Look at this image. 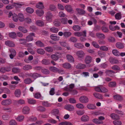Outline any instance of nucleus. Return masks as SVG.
Instances as JSON below:
<instances>
[{
  "mask_svg": "<svg viewBox=\"0 0 125 125\" xmlns=\"http://www.w3.org/2000/svg\"><path fill=\"white\" fill-rule=\"evenodd\" d=\"M33 37H35V34L34 33H31L26 37V41L29 42L33 40Z\"/></svg>",
  "mask_w": 125,
  "mask_h": 125,
  "instance_id": "f257e3e1",
  "label": "nucleus"
},
{
  "mask_svg": "<svg viewBox=\"0 0 125 125\" xmlns=\"http://www.w3.org/2000/svg\"><path fill=\"white\" fill-rule=\"evenodd\" d=\"M11 70V68L10 66H6L1 67L0 69V71L2 73H4L6 72H9Z\"/></svg>",
  "mask_w": 125,
  "mask_h": 125,
  "instance_id": "f03ea898",
  "label": "nucleus"
},
{
  "mask_svg": "<svg viewBox=\"0 0 125 125\" xmlns=\"http://www.w3.org/2000/svg\"><path fill=\"white\" fill-rule=\"evenodd\" d=\"M12 103L11 100L10 99H7L3 100L1 102V104L4 105H8Z\"/></svg>",
  "mask_w": 125,
  "mask_h": 125,
  "instance_id": "7ed1b4c3",
  "label": "nucleus"
},
{
  "mask_svg": "<svg viewBox=\"0 0 125 125\" xmlns=\"http://www.w3.org/2000/svg\"><path fill=\"white\" fill-rule=\"evenodd\" d=\"M79 100L82 103H87L89 101L88 98L84 96H82L79 98Z\"/></svg>",
  "mask_w": 125,
  "mask_h": 125,
  "instance_id": "20e7f679",
  "label": "nucleus"
},
{
  "mask_svg": "<svg viewBox=\"0 0 125 125\" xmlns=\"http://www.w3.org/2000/svg\"><path fill=\"white\" fill-rule=\"evenodd\" d=\"M5 44L7 46L10 47H14L15 46V45L13 42L8 40L5 41Z\"/></svg>",
  "mask_w": 125,
  "mask_h": 125,
  "instance_id": "39448f33",
  "label": "nucleus"
},
{
  "mask_svg": "<svg viewBox=\"0 0 125 125\" xmlns=\"http://www.w3.org/2000/svg\"><path fill=\"white\" fill-rule=\"evenodd\" d=\"M10 54L9 55L10 59H12L16 55V51L14 49H11L9 50Z\"/></svg>",
  "mask_w": 125,
  "mask_h": 125,
  "instance_id": "423d86ee",
  "label": "nucleus"
},
{
  "mask_svg": "<svg viewBox=\"0 0 125 125\" xmlns=\"http://www.w3.org/2000/svg\"><path fill=\"white\" fill-rule=\"evenodd\" d=\"M76 55L78 58H83L85 55V53L82 51H77L76 53Z\"/></svg>",
  "mask_w": 125,
  "mask_h": 125,
  "instance_id": "0eeeda50",
  "label": "nucleus"
},
{
  "mask_svg": "<svg viewBox=\"0 0 125 125\" xmlns=\"http://www.w3.org/2000/svg\"><path fill=\"white\" fill-rule=\"evenodd\" d=\"M53 15L52 13L49 12H47L46 15V20L49 21H51Z\"/></svg>",
  "mask_w": 125,
  "mask_h": 125,
  "instance_id": "6e6552de",
  "label": "nucleus"
},
{
  "mask_svg": "<svg viewBox=\"0 0 125 125\" xmlns=\"http://www.w3.org/2000/svg\"><path fill=\"white\" fill-rule=\"evenodd\" d=\"M113 97L115 99L120 101H122L123 100V97L119 94H117L114 95Z\"/></svg>",
  "mask_w": 125,
  "mask_h": 125,
  "instance_id": "1a4fd4ad",
  "label": "nucleus"
},
{
  "mask_svg": "<svg viewBox=\"0 0 125 125\" xmlns=\"http://www.w3.org/2000/svg\"><path fill=\"white\" fill-rule=\"evenodd\" d=\"M115 73V71L112 70H106L105 72V73L107 75L110 77L112 76L113 74Z\"/></svg>",
  "mask_w": 125,
  "mask_h": 125,
  "instance_id": "9d476101",
  "label": "nucleus"
},
{
  "mask_svg": "<svg viewBox=\"0 0 125 125\" xmlns=\"http://www.w3.org/2000/svg\"><path fill=\"white\" fill-rule=\"evenodd\" d=\"M53 23V24L56 27H58L61 25V22L60 20L59 19H55Z\"/></svg>",
  "mask_w": 125,
  "mask_h": 125,
  "instance_id": "9b49d317",
  "label": "nucleus"
},
{
  "mask_svg": "<svg viewBox=\"0 0 125 125\" xmlns=\"http://www.w3.org/2000/svg\"><path fill=\"white\" fill-rule=\"evenodd\" d=\"M30 111L29 108L27 106H25L23 107L22 112L24 114H28L29 113Z\"/></svg>",
  "mask_w": 125,
  "mask_h": 125,
  "instance_id": "f8f14e48",
  "label": "nucleus"
},
{
  "mask_svg": "<svg viewBox=\"0 0 125 125\" xmlns=\"http://www.w3.org/2000/svg\"><path fill=\"white\" fill-rule=\"evenodd\" d=\"M76 10L78 14L80 15H83L85 13V11L83 10L78 8H77Z\"/></svg>",
  "mask_w": 125,
  "mask_h": 125,
  "instance_id": "ddd939ff",
  "label": "nucleus"
},
{
  "mask_svg": "<svg viewBox=\"0 0 125 125\" xmlns=\"http://www.w3.org/2000/svg\"><path fill=\"white\" fill-rule=\"evenodd\" d=\"M59 53H57L54 54H52L51 56V58L55 61L57 60L60 58V56L57 55Z\"/></svg>",
  "mask_w": 125,
  "mask_h": 125,
  "instance_id": "4468645a",
  "label": "nucleus"
},
{
  "mask_svg": "<svg viewBox=\"0 0 125 125\" xmlns=\"http://www.w3.org/2000/svg\"><path fill=\"white\" fill-rule=\"evenodd\" d=\"M81 120L83 122H86L89 120V118L88 116L86 115H84L81 118Z\"/></svg>",
  "mask_w": 125,
  "mask_h": 125,
  "instance_id": "2eb2a0df",
  "label": "nucleus"
},
{
  "mask_svg": "<svg viewBox=\"0 0 125 125\" xmlns=\"http://www.w3.org/2000/svg\"><path fill=\"white\" fill-rule=\"evenodd\" d=\"M92 58L89 56H87L86 57L85 59V63L87 64H89L92 62Z\"/></svg>",
  "mask_w": 125,
  "mask_h": 125,
  "instance_id": "dca6fc26",
  "label": "nucleus"
},
{
  "mask_svg": "<svg viewBox=\"0 0 125 125\" xmlns=\"http://www.w3.org/2000/svg\"><path fill=\"white\" fill-rule=\"evenodd\" d=\"M50 37L51 39L54 41H59L60 39L59 37L55 35V34H51L50 36Z\"/></svg>",
  "mask_w": 125,
  "mask_h": 125,
  "instance_id": "f3484780",
  "label": "nucleus"
},
{
  "mask_svg": "<svg viewBox=\"0 0 125 125\" xmlns=\"http://www.w3.org/2000/svg\"><path fill=\"white\" fill-rule=\"evenodd\" d=\"M36 7L37 8L40 9H44V7L42 3L40 2L37 4Z\"/></svg>",
  "mask_w": 125,
  "mask_h": 125,
  "instance_id": "a211bd4d",
  "label": "nucleus"
},
{
  "mask_svg": "<svg viewBox=\"0 0 125 125\" xmlns=\"http://www.w3.org/2000/svg\"><path fill=\"white\" fill-rule=\"evenodd\" d=\"M32 68V67L29 65H26L23 67L22 69L24 71L29 70Z\"/></svg>",
  "mask_w": 125,
  "mask_h": 125,
  "instance_id": "6ab92c4d",
  "label": "nucleus"
},
{
  "mask_svg": "<svg viewBox=\"0 0 125 125\" xmlns=\"http://www.w3.org/2000/svg\"><path fill=\"white\" fill-rule=\"evenodd\" d=\"M18 20L21 22H22L24 20V18L23 15L21 13H19L18 15Z\"/></svg>",
  "mask_w": 125,
  "mask_h": 125,
  "instance_id": "aec40b11",
  "label": "nucleus"
},
{
  "mask_svg": "<svg viewBox=\"0 0 125 125\" xmlns=\"http://www.w3.org/2000/svg\"><path fill=\"white\" fill-rule=\"evenodd\" d=\"M93 122L95 124H102L103 123L102 121H100L99 119L97 118L94 119L92 120Z\"/></svg>",
  "mask_w": 125,
  "mask_h": 125,
  "instance_id": "412c9836",
  "label": "nucleus"
},
{
  "mask_svg": "<svg viewBox=\"0 0 125 125\" xmlns=\"http://www.w3.org/2000/svg\"><path fill=\"white\" fill-rule=\"evenodd\" d=\"M44 12L42 10H36V13L38 16L41 17L44 14Z\"/></svg>",
  "mask_w": 125,
  "mask_h": 125,
  "instance_id": "4be33fe9",
  "label": "nucleus"
},
{
  "mask_svg": "<svg viewBox=\"0 0 125 125\" xmlns=\"http://www.w3.org/2000/svg\"><path fill=\"white\" fill-rule=\"evenodd\" d=\"M15 96L17 97H19L20 96L21 92L20 89H16L14 93Z\"/></svg>",
  "mask_w": 125,
  "mask_h": 125,
  "instance_id": "5701e85b",
  "label": "nucleus"
},
{
  "mask_svg": "<svg viewBox=\"0 0 125 125\" xmlns=\"http://www.w3.org/2000/svg\"><path fill=\"white\" fill-rule=\"evenodd\" d=\"M96 35L99 39H104L105 38L104 34L101 33H96Z\"/></svg>",
  "mask_w": 125,
  "mask_h": 125,
  "instance_id": "b1692460",
  "label": "nucleus"
},
{
  "mask_svg": "<svg viewBox=\"0 0 125 125\" xmlns=\"http://www.w3.org/2000/svg\"><path fill=\"white\" fill-rule=\"evenodd\" d=\"M66 57L68 61L70 62H74V58L71 55L69 54H67L66 55Z\"/></svg>",
  "mask_w": 125,
  "mask_h": 125,
  "instance_id": "393cba45",
  "label": "nucleus"
},
{
  "mask_svg": "<svg viewBox=\"0 0 125 125\" xmlns=\"http://www.w3.org/2000/svg\"><path fill=\"white\" fill-rule=\"evenodd\" d=\"M110 117L113 119L118 120L120 118L119 116L115 113H112L110 115Z\"/></svg>",
  "mask_w": 125,
  "mask_h": 125,
  "instance_id": "a878e982",
  "label": "nucleus"
},
{
  "mask_svg": "<svg viewBox=\"0 0 125 125\" xmlns=\"http://www.w3.org/2000/svg\"><path fill=\"white\" fill-rule=\"evenodd\" d=\"M116 82L115 81H112L109 82L108 83V86L110 87L113 88L115 87L116 86Z\"/></svg>",
  "mask_w": 125,
  "mask_h": 125,
  "instance_id": "bb28decb",
  "label": "nucleus"
},
{
  "mask_svg": "<svg viewBox=\"0 0 125 125\" xmlns=\"http://www.w3.org/2000/svg\"><path fill=\"white\" fill-rule=\"evenodd\" d=\"M93 95L94 97L98 99H103L102 96L100 94L95 93L93 94Z\"/></svg>",
  "mask_w": 125,
  "mask_h": 125,
  "instance_id": "cd10ccee",
  "label": "nucleus"
},
{
  "mask_svg": "<svg viewBox=\"0 0 125 125\" xmlns=\"http://www.w3.org/2000/svg\"><path fill=\"white\" fill-rule=\"evenodd\" d=\"M87 107L89 109L94 110L96 109V106L93 104H88L87 106Z\"/></svg>",
  "mask_w": 125,
  "mask_h": 125,
  "instance_id": "c85d7f7f",
  "label": "nucleus"
},
{
  "mask_svg": "<svg viewBox=\"0 0 125 125\" xmlns=\"http://www.w3.org/2000/svg\"><path fill=\"white\" fill-rule=\"evenodd\" d=\"M18 29L20 31L24 33H26L28 32V30L25 28L21 26H19Z\"/></svg>",
  "mask_w": 125,
  "mask_h": 125,
  "instance_id": "c756f323",
  "label": "nucleus"
},
{
  "mask_svg": "<svg viewBox=\"0 0 125 125\" xmlns=\"http://www.w3.org/2000/svg\"><path fill=\"white\" fill-rule=\"evenodd\" d=\"M35 44L37 46L40 47H44V44L40 41L38 40L35 42Z\"/></svg>",
  "mask_w": 125,
  "mask_h": 125,
  "instance_id": "7c9ffc66",
  "label": "nucleus"
},
{
  "mask_svg": "<svg viewBox=\"0 0 125 125\" xmlns=\"http://www.w3.org/2000/svg\"><path fill=\"white\" fill-rule=\"evenodd\" d=\"M115 45L116 47L120 49H123L124 47L123 44L120 42H118L116 43Z\"/></svg>",
  "mask_w": 125,
  "mask_h": 125,
  "instance_id": "2f4dec72",
  "label": "nucleus"
},
{
  "mask_svg": "<svg viewBox=\"0 0 125 125\" xmlns=\"http://www.w3.org/2000/svg\"><path fill=\"white\" fill-rule=\"evenodd\" d=\"M62 66L66 69H69L71 68V65L69 63L66 62L62 64Z\"/></svg>",
  "mask_w": 125,
  "mask_h": 125,
  "instance_id": "473e14b6",
  "label": "nucleus"
},
{
  "mask_svg": "<svg viewBox=\"0 0 125 125\" xmlns=\"http://www.w3.org/2000/svg\"><path fill=\"white\" fill-rule=\"evenodd\" d=\"M65 108L68 111H73L74 110L73 106L71 105H68L65 106Z\"/></svg>",
  "mask_w": 125,
  "mask_h": 125,
  "instance_id": "72a5a7b5",
  "label": "nucleus"
},
{
  "mask_svg": "<svg viewBox=\"0 0 125 125\" xmlns=\"http://www.w3.org/2000/svg\"><path fill=\"white\" fill-rule=\"evenodd\" d=\"M71 123L68 121L62 122L59 123L58 125H73Z\"/></svg>",
  "mask_w": 125,
  "mask_h": 125,
  "instance_id": "f704fd0d",
  "label": "nucleus"
},
{
  "mask_svg": "<svg viewBox=\"0 0 125 125\" xmlns=\"http://www.w3.org/2000/svg\"><path fill=\"white\" fill-rule=\"evenodd\" d=\"M85 64H79L76 66V67L78 69H83L86 67Z\"/></svg>",
  "mask_w": 125,
  "mask_h": 125,
  "instance_id": "c9c22d12",
  "label": "nucleus"
},
{
  "mask_svg": "<svg viewBox=\"0 0 125 125\" xmlns=\"http://www.w3.org/2000/svg\"><path fill=\"white\" fill-rule=\"evenodd\" d=\"M74 46L78 49H82L83 48V45L80 43H77L74 44Z\"/></svg>",
  "mask_w": 125,
  "mask_h": 125,
  "instance_id": "e433bc0d",
  "label": "nucleus"
},
{
  "mask_svg": "<svg viewBox=\"0 0 125 125\" xmlns=\"http://www.w3.org/2000/svg\"><path fill=\"white\" fill-rule=\"evenodd\" d=\"M37 110L39 111L43 112L45 111V108L43 106H40L37 107Z\"/></svg>",
  "mask_w": 125,
  "mask_h": 125,
  "instance_id": "4c0bfd02",
  "label": "nucleus"
},
{
  "mask_svg": "<svg viewBox=\"0 0 125 125\" xmlns=\"http://www.w3.org/2000/svg\"><path fill=\"white\" fill-rule=\"evenodd\" d=\"M36 24L40 26H44V24L43 21L41 20H38L36 22Z\"/></svg>",
  "mask_w": 125,
  "mask_h": 125,
  "instance_id": "58836bf2",
  "label": "nucleus"
},
{
  "mask_svg": "<svg viewBox=\"0 0 125 125\" xmlns=\"http://www.w3.org/2000/svg\"><path fill=\"white\" fill-rule=\"evenodd\" d=\"M112 52L113 54L115 56H118L120 55V53L119 52L116 50H113Z\"/></svg>",
  "mask_w": 125,
  "mask_h": 125,
  "instance_id": "ea45409f",
  "label": "nucleus"
},
{
  "mask_svg": "<svg viewBox=\"0 0 125 125\" xmlns=\"http://www.w3.org/2000/svg\"><path fill=\"white\" fill-rule=\"evenodd\" d=\"M60 21L63 24H67L68 19L66 18H62Z\"/></svg>",
  "mask_w": 125,
  "mask_h": 125,
  "instance_id": "a19ab883",
  "label": "nucleus"
},
{
  "mask_svg": "<svg viewBox=\"0 0 125 125\" xmlns=\"http://www.w3.org/2000/svg\"><path fill=\"white\" fill-rule=\"evenodd\" d=\"M65 9L67 11L71 12L72 11L73 9L72 7L70 5H66L65 6Z\"/></svg>",
  "mask_w": 125,
  "mask_h": 125,
  "instance_id": "79ce46f5",
  "label": "nucleus"
},
{
  "mask_svg": "<svg viewBox=\"0 0 125 125\" xmlns=\"http://www.w3.org/2000/svg\"><path fill=\"white\" fill-rule=\"evenodd\" d=\"M50 31L53 33H56L58 32L59 30L57 28L52 27L50 28Z\"/></svg>",
  "mask_w": 125,
  "mask_h": 125,
  "instance_id": "37998d69",
  "label": "nucleus"
},
{
  "mask_svg": "<svg viewBox=\"0 0 125 125\" xmlns=\"http://www.w3.org/2000/svg\"><path fill=\"white\" fill-rule=\"evenodd\" d=\"M41 76L40 74L36 73H32V78L34 79H36L37 78Z\"/></svg>",
  "mask_w": 125,
  "mask_h": 125,
  "instance_id": "c03bdc74",
  "label": "nucleus"
},
{
  "mask_svg": "<svg viewBox=\"0 0 125 125\" xmlns=\"http://www.w3.org/2000/svg\"><path fill=\"white\" fill-rule=\"evenodd\" d=\"M9 37L12 39H15L16 37V34L15 32H11L9 34Z\"/></svg>",
  "mask_w": 125,
  "mask_h": 125,
  "instance_id": "a18cd8bd",
  "label": "nucleus"
},
{
  "mask_svg": "<svg viewBox=\"0 0 125 125\" xmlns=\"http://www.w3.org/2000/svg\"><path fill=\"white\" fill-rule=\"evenodd\" d=\"M26 11L28 13H32L33 12L34 10L32 8L28 7L26 9Z\"/></svg>",
  "mask_w": 125,
  "mask_h": 125,
  "instance_id": "49530a36",
  "label": "nucleus"
},
{
  "mask_svg": "<svg viewBox=\"0 0 125 125\" xmlns=\"http://www.w3.org/2000/svg\"><path fill=\"white\" fill-rule=\"evenodd\" d=\"M42 104L44 106L46 107H49L51 106L52 104L48 103L47 101L42 102Z\"/></svg>",
  "mask_w": 125,
  "mask_h": 125,
  "instance_id": "de8ad7c7",
  "label": "nucleus"
},
{
  "mask_svg": "<svg viewBox=\"0 0 125 125\" xmlns=\"http://www.w3.org/2000/svg\"><path fill=\"white\" fill-rule=\"evenodd\" d=\"M12 71L14 73H17L20 72V70L17 68L14 67L12 68Z\"/></svg>",
  "mask_w": 125,
  "mask_h": 125,
  "instance_id": "09e8293b",
  "label": "nucleus"
},
{
  "mask_svg": "<svg viewBox=\"0 0 125 125\" xmlns=\"http://www.w3.org/2000/svg\"><path fill=\"white\" fill-rule=\"evenodd\" d=\"M28 103L31 104H35L36 103V100L32 98H30L28 99Z\"/></svg>",
  "mask_w": 125,
  "mask_h": 125,
  "instance_id": "8fccbe9b",
  "label": "nucleus"
},
{
  "mask_svg": "<svg viewBox=\"0 0 125 125\" xmlns=\"http://www.w3.org/2000/svg\"><path fill=\"white\" fill-rule=\"evenodd\" d=\"M115 18L117 20L120 19L121 17V14L120 12L117 13L115 15Z\"/></svg>",
  "mask_w": 125,
  "mask_h": 125,
  "instance_id": "3c124183",
  "label": "nucleus"
},
{
  "mask_svg": "<svg viewBox=\"0 0 125 125\" xmlns=\"http://www.w3.org/2000/svg\"><path fill=\"white\" fill-rule=\"evenodd\" d=\"M111 68L114 71H119L120 70V67L117 65H113L112 67Z\"/></svg>",
  "mask_w": 125,
  "mask_h": 125,
  "instance_id": "603ef678",
  "label": "nucleus"
},
{
  "mask_svg": "<svg viewBox=\"0 0 125 125\" xmlns=\"http://www.w3.org/2000/svg\"><path fill=\"white\" fill-rule=\"evenodd\" d=\"M50 70L53 72H57L58 68L54 66H50L49 68Z\"/></svg>",
  "mask_w": 125,
  "mask_h": 125,
  "instance_id": "864d4df0",
  "label": "nucleus"
},
{
  "mask_svg": "<svg viewBox=\"0 0 125 125\" xmlns=\"http://www.w3.org/2000/svg\"><path fill=\"white\" fill-rule=\"evenodd\" d=\"M44 49L47 52H51L53 51L52 48L50 46H48L45 47Z\"/></svg>",
  "mask_w": 125,
  "mask_h": 125,
  "instance_id": "5fc2aeb1",
  "label": "nucleus"
},
{
  "mask_svg": "<svg viewBox=\"0 0 125 125\" xmlns=\"http://www.w3.org/2000/svg\"><path fill=\"white\" fill-rule=\"evenodd\" d=\"M42 63L45 65H48L50 64V62L49 60L46 59H44L42 61Z\"/></svg>",
  "mask_w": 125,
  "mask_h": 125,
  "instance_id": "6e6d98bb",
  "label": "nucleus"
},
{
  "mask_svg": "<svg viewBox=\"0 0 125 125\" xmlns=\"http://www.w3.org/2000/svg\"><path fill=\"white\" fill-rule=\"evenodd\" d=\"M110 62L112 64L117 63L118 62L117 60L113 58L111 59Z\"/></svg>",
  "mask_w": 125,
  "mask_h": 125,
  "instance_id": "4d7b16f0",
  "label": "nucleus"
},
{
  "mask_svg": "<svg viewBox=\"0 0 125 125\" xmlns=\"http://www.w3.org/2000/svg\"><path fill=\"white\" fill-rule=\"evenodd\" d=\"M72 28L75 31H79L81 29L80 27L78 25H74L73 27Z\"/></svg>",
  "mask_w": 125,
  "mask_h": 125,
  "instance_id": "13d9d810",
  "label": "nucleus"
},
{
  "mask_svg": "<svg viewBox=\"0 0 125 125\" xmlns=\"http://www.w3.org/2000/svg\"><path fill=\"white\" fill-rule=\"evenodd\" d=\"M24 83L26 84H29L32 82L30 78H28L25 79L24 80Z\"/></svg>",
  "mask_w": 125,
  "mask_h": 125,
  "instance_id": "bf43d9fd",
  "label": "nucleus"
},
{
  "mask_svg": "<svg viewBox=\"0 0 125 125\" xmlns=\"http://www.w3.org/2000/svg\"><path fill=\"white\" fill-rule=\"evenodd\" d=\"M37 52L38 53L41 54H44L45 52L44 50L41 49H38L37 50Z\"/></svg>",
  "mask_w": 125,
  "mask_h": 125,
  "instance_id": "052dcab7",
  "label": "nucleus"
},
{
  "mask_svg": "<svg viewBox=\"0 0 125 125\" xmlns=\"http://www.w3.org/2000/svg\"><path fill=\"white\" fill-rule=\"evenodd\" d=\"M100 50L104 51H106L108 50V48L104 46H101L100 47Z\"/></svg>",
  "mask_w": 125,
  "mask_h": 125,
  "instance_id": "680f3d73",
  "label": "nucleus"
},
{
  "mask_svg": "<svg viewBox=\"0 0 125 125\" xmlns=\"http://www.w3.org/2000/svg\"><path fill=\"white\" fill-rule=\"evenodd\" d=\"M101 29L102 31L106 33L108 31V28L106 27L105 26H103L101 27Z\"/></svg>",
  "mask_w": 125,
  "mask_h": 125,
  "instance_id": "e2e57ef3",
  "label": "nucleus"
},
{
  "mask_svg": "<svg viewBox=\"0 0 125 125\" xmlns=\"http://www.w3.org/2000/svg\"><path fill=\"white\" fill-rule=\"evenodd\" d=\"M101 89L102 93H106L108 92V90L105 87L102 86H101Z\"/></svg>",
  "mask_w": 125,
  "mask_h": 125,
  "instance_id": "0e129e2a",
  "label": "nucleus"
},
{
  "mask_svg": "<svg viewBox=\"0 0 125 125\" xmlns=\"http://www.w3.org/2000/svg\"><path fill=\"white\" fill-rule=\"evenodd\" d=\"M108 40L109 42H114L115 41V38L109 36L108 38Z\"/></svg>",
  "mask_w": 125,
  "mask_h": 125,
  "instance_id": "69168bd1",
  "label": "nucleus"
},
{
  "mask_svg": "<svg viewBox=\"0 0 125 125\" xmlns=\"http://www.w3.org/2000/svg\"><path fill=\"white\" fill-rule=\"evenodd\" d=\"M59 113V111L58 110L55 109L53 110L52 114L53 115H58Z\"/></svg>",
  "mask_w": 125,
  "mask_h": 125,
  "instance_id": "338daca9",
  "label": "nucleus"
},
{
  "mask_svg": "<svg viewBox=\"0 0 125 125\" xmlns=\"http://www.w3.org/2000/svg\"><path fill=\"white\" fill-rule=\"evenodd\" d=\"M113 123L115 125H121V122L118 120H115L113 121Z\"/></svg>",
  "mask_w": 125,
  "mask_h": 125,
  "instance_id": "774afa93",
  "label": "nucleus"
}]
</instances>
